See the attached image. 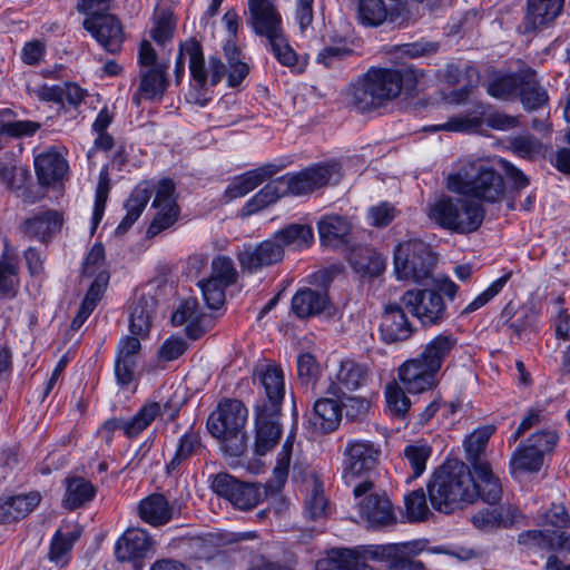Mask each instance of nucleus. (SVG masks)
Listing matches in <instances>:
<instances>
[{"label":"nucleus","instance_id":"obj_55","mask_svg":"<svg viewBox=\"0 0 570 570\" xmlns=\"http://www.w3.org/2000/svg\"><path fill=\"white\" fill-rule=\"evenodd\" d=\"M176 30V19L170 9H157L154 18V27L150 30V37L158 45H165L170 41Z\"/></svg>","mask_w":570,"mask_h":570},{"label":"nucleus","instance_id":"obj_17","mask_svg":"<svg viewBox=\"0 0 570 570\" xmlns=\"http://www.w3.org/2000/svg\"><path fill=\"white\" fill-rule=\"evenodd\" d=\"M254 380L258 381L266 395V400L257 403L256 407L281 411L285 395V381L282 368L274 364L263 365L255 371Z\"/></svg>","mask_w":570,"mask_h":570},{"label":"nucleus","instance_id":"obj_5","mask_svg":"<svg viewBox=\"0 0 570 570\" xmlns=\"http://www.w3.org/2000/svg\"><path fill=\"white\" fill-rule=\"evenodd\" d=\"M435 256L421 239L400 243L394 250V271L399 279L423 283L432 276Z\"/></svg>","mask_w":570,"mask_h":570},{"label":"nucleus","instance_id":"obj_18","mask_svg":"<svg viewBox=\"0 0 570 570\" xmlns=\"http://www.w3.org/2000/svg\"><path fill=\"white\" fill-rule=\"evenodd\" d=\"M281 411L256 407V436L254 452L256 455H265L279 442L282 429L279 425Z\"/></svg>","mask_w":570,"mask_h":570},{"label":"nucleus","instance_id":"obj_57","mask_svg":"<svg viewBox=\"0 0 570 570\" xmlns=\"http://www.w3.org/2000/svg\"><path fill=\"white\" fill-rule=\"evenodd\" d=\"M385 400L390 413L394 416L404 419L410 410L411 402L405 395L403 387L396 382H390L385 386Z\"/></svg>","mask_w":570,"mask_h":570},{"label":"nucleus","instance_id":"obj_6","mask_svg":"<svg viewBox=\"0 0 570 570\" xmlns=\"http://www.w3.org/2000/svg\"><path fill=\"white\" fill-rule=\"evenodd\" d=\"M247 420V409L238 400H227L218 405L207 421V429L218 440H235L237 443L230 446L232 455H239L244 450V435L242 430Z\"/></svg>","mask_w":570,"mask_h":570},{"label":"nucleus","instance_id":"obj_28","mask_svg":"<svg viewBox=\"0 0 570 570\" xmlns=\"http://www.w3.org/2000/svg\"><path fill=\"white\" fill-rule=\"evenodd\" d=\"M167 66H156L149 69H140L139 86L132 96V101L140 105L141 98L155 99L161 97L167 88Z\"/></svg>","mask_w":570,"mask_h":570},{"label":"nucleus","instance_id":"obj_37","mask_svg":"<svg viewBox=\"0 0 570 570\" xmlns=\"http://www.w3.org/2000/svg\"><path fill=\"white\" fill-rule=\"evenodd\" d=\"M364 566L361 546L354 549H334L316 562V570H360Z\"/></svg>","mask_w":570,"mask_h":570},{"label":"nucleus","instance_id":"obj_2","mask_svg":"<svg viewBox=\"0 0 570 570\" xmlns=\"http://www.w3.org/2000/svg\"><path fill=\"white\" fill-rule=\"evenodd\" d=\"M450 190L470 195L488 203H499L504 198L503 176L484 160L463 164L448 180Z\"/></svg>","mask_w":570,"mask_h":570},{"label":"nucleus","instance_id":"obj_12","mask_svg":"<svg viewBox=\"0 0 570 570\" xmlns=\"http://www.w3.org/2000/svg\"><path fill=\"white\" fill-rule=\"evenodd\" d=\"M212 488L215 493L226 498L239 510L253 509L262 498L258 487L240 482L227 473L217 474L213 480Z\"/></svg>","mask_w":570,"mask_h":570},{"label":"nucleus","instance_id":"obj_32","mask_svg":"<svg viewBox=\"0 0 570 570\" xmlns=\"http://www.w3.org/2000/svg\"><path fill=\"white\" fill-rule=\"evenodd\" d=\"M282 169L283 166L276 164H265L235 178L229 185L227 191L233 198L242 197L255 189L267 178H271L279 173Z\"/></svg>","mask_w":570,"mask_h":570},{"label":"nucleus","instance_id":"obj_21","mask_svg":"<svg viewBox=\"0 0 570 570\" xmlns=\"http://www.w3.org/2000/svg\"><path fill=\"white\" fill-rule=\"evenodd\" d=\"M140 347L138 337L125 336L120 340L115 360V376L119 385L127 386L132 382Z\"/></svg>","mask_w":570,"mask_h":570},{"label":"nucleus","instance_id":"obj_56","mask_svg":"<svg viewBox=\"0 0 570 570\" xmlns=\"http://www.w3.org/2000/svg\"><path fill=\"white\" fill-rule=\"evenodd\" d=\"M431 453V446L424 441H416L405 446L404 456L412 469V479L419 478L425 471Z\"/></svg>","mask_w":570,"mask_h":570},{"label":"nucleus","instance_id":"obj_30","mask_svg":"<svg viewBox=\"0 0 570 570\" xmlns=\"http://www.w3.org/2000/svg\"><path fill=\"white\" fill-rule=\"evenodd\" d=\"M157 308V299L153 295L141 294L131 307L129 330L131 334L145 338L151 328Z\"/></svg>","mask_w":570,"mask_h":570},{"label":"nucleus","instance_id":"obj_38","mask_svg":"<svg viewBox=\"0 0 570 570\" xmlns=\"http://www.w3.org/2000/svg\"><path fill=\"white\" fill-rule=\"evenodd\" d=\"M66 493L63 505L69 510L78 509L90 502L96 495L95 485L82 476H68L65 480Z\"/></svg>","mask_w":570,"mask_h":570},{"label":"nucleus","instance_id":"obj_60","mask_svg":"<svg viewBox=\"0 0 570 570\" xmlns=\"http://www.w3.org/2000/svg\"><path fill=\"white\" fill-rule=\"evenodd\" d=\"M267 40L275 58L279 63L286 67H293L296 65L297 55L288 43L284 35V29L273 35V37L267 38Z\"/></svg>","mask_w":570,"mask_h":570},{"label":"nucleus","instance_id":"obj_22","mask_svg":"<svg viewBox=\"0 0 570 570\" xmlns=\"http://www.w3.org/2000/svg\"><path fill=\"white\" fill-rule=\"evenodd\" d=\"M153 540L142 529H129L117 541L116 558L124 561L137 562L151 550Z\"/></svg>","mask_w":570,"mask_h":570},{"label":"nucleus","instance_id":"obj_63","mask_svg":"<svg viewBox=\"0 0 570 570\" xmlns=\"http://www.w3.org/2000/svg\"><path fill=\"white\" fill-rule=\"evenodd\" d=\"M206 305L212 309L219 308L225 302V289L227 286L219 281L208 277L198 283Z\"/></svg>","mask_w":570,"mask_h":570},{"label":"nucleus","instance_id":"obj_47","mask_svg":"<svg viewBox=\"0 0 570 570\" xmlns=\"http://www.w3.org/2000/svg\"><path fill=\"white\" fill-rule=\"evenodd\" d=\"M293 449V441L291 438L284 442L282 446V451L278 454L276 465L273 470L272 478L266 482L265 491L269 494H277L281 489L284 487L287 475L288 468L291 463Z\"/></svg>","mask_w":570,"mask_h":570},{"label":"nucleus","instance_id":"obj_61","mask_svg":"<svg viewBox=\"0 0 570 570\" xmlns=\"http://www.w3.org/2000/svg\"><path fill=\"white\" fill-rule=\"evenodd\" d=\"M19 286L18 265L0 261V295L12 298Z\"/></svg>","mask_w":570,"mask_h":570},{"label":"nucleus","instance_id":"obj_52","mask_svg":"<svg viewBox=\"0 0 570 570\" xmlns=\"http://www.w3.org/2000/svg\"><path fill=\"white\" fill-rule=\"evenodd\" d=\"M183 49L187 51L190 75L196 86L204 88L208 78V72L205 67L202 45L195 39H189L183 43Z\"/></svg>","mask_w":570,"mask_h":570},{"label":"nucleus","instance_id":"obj_51","mask_svg":"<svg viewBox=\"0 0 570 570\" xmlns=\"http://www.w3.org/2000/svg\"><path fill=\"white\" fill-rule=\"evenodd\" d=\"M354 269L370 276L380 275L385 268L383 256L371 248H360L351 254Z\"/></svg>","mask_w":570,"mask_h":570},{"label":"nucleus","instance_id":"obj_16","mask_svg":"<svg viewBox=\"0 0 570 570\" xmlns=\"http://www.w3.org/2000/svg\"><path fill=\"white\" fill-rule=\"evenodd\" d=\"M439 373L420 356L405 361L399 367V380L410 393H423L439 383Z\"/></svg>","mask_w":570,"mask_h":570},{"label":"nucleus","instance_id":"obj_43","mask_svg":"<svg viewBox=\"0 0 570 570\" xmlns=\"http://www.w3.org/2000/svg\"><path fill=\"white\" fill-rule=\"evenodd\" d=\"M161 414V406L157 402L146 403L134 416L125 419L124 434L129 439L137 438L157 416Z\"/></svg>","mask_w":570,"mask_h":570},{"label":"nucleus","instance_id":"obj_9","mask_svg":"<svg viewBox=\"0 0 570 570\" xmlns=\"http://www.w3.org/2000/svg\"><path fill=\"white\" fill-rule=\"evenodd\" d=\"M343 454L342 478L346 485L354 488L360 476L376 466L381 450L371 441L350 440Z\"/></svg>","mask_w":570,"mask_h":570},{"label":"nucleus","instance_id":"obj_13","mask_svg":"<svg viewBox=\"0 0 570 570\" xmlns=\"http://www.w3.org/2000/svg\"><path fill=\"white\" fill-rule=\"evenodd\" d=\"M82 26L106 51L112 55L120 52L125 33L116 16L107 13L87 17Z\"/></svg>","mask_w":570,"mask_h":570},{"label":"nucleus","instance_id":"obj_25","mask_svg":"<svg viewBox=\"0 0 570 570\" xmlns=\"http://www.w3.org/2000/svg\"><path fill=\"white\" fill-rule=\"evenodd\" d=\"M342 420L341 399L326 395L315 401L313 414L309 417L311 424L321 432L335 431Z\"/></svg>","mask_w":570,"mask_h":570},{"label":"nucleus","instance_id":"obj_11","mask_svg":"<svg viewBox=\"0 0 570 570\" xmlns=\"http://www.w3.org/2000/svg\"><path fill=\"white\" fill-rule=\"evenodd\" d=\"M403 304L411 309L423 325H436L445 316V304L441 294L433 289L407 291Z\"/></svg>","mask_w":570,"mask_h":570},{"label":"nucleus","instance_id":"obj_48","mask_svg":"<svg viewBox=\"0 0 570 570\" xmlns=\"http://www.w3.org/2000/svg\"><path fill=\"white\" fill-rule=\"evenodd\" d=\"M351 232L350 223L336 215H328L318 222V234L325 245H333L335 242H345Z\"/></svg>","mask_w":570,"mask_h":570},{"label":"nucleus","instance_id":"obj_1","mask_svg":"<svg viewBox=\"0 0 570 570\" xmlns=\"http://www.w3.org/2000/svg\"><path fill=\"white\" fill-rule=\"evenodd\" d=\"M432 507L445 514L476 500V485L469 468L459 461H448L439 466L428 483Z\"/></svg>","mask_w":570,"mask_h":570},{"label":"nucleus","instance_id":"obj_34","mask_svg":"<svg viewBox=\"0 0 570 570\" xmlns=\"http://www.w3.org/2000/svg\"><path fill=\"white\" fill-rule=\"evenodd\" d=\"M456 344L458 338L453 334L442 333L429 341L419 356L439 373Z\"/></svg>","mask_w":570,"mask_h":570},{"label":"nucleus","instance_id":"obj_59","mask_svg":"<svg viewBox=\"0 0 570 570\" xmlns=\"http://www.w3.org/2000/svg\"><path fill=\"white\" fill-rule=\"evenodd\" d=\"M404 502L406 515L411 522L423 521L432 514L428 507L426 495L423 489L412 491L405 497Z\"/></svg>","mask_w":570,"mask_h":570},{"label":"nucleus","instance_id":"obj_10","mask_svg":"<svg viewBox=\"0 0 570 570\" xmlns=\"http://www.w3.org/2000/svg\"><path fill=\"white\" fill-rule=\"evenodd\" d=\"M153 207L157 213L147 229L148 237H155L178 220L179 207L175 196V184L171 179L164 178L157 184Z\"/></svg>","mask_w":570,"mask_h":570},{"label":"nucleus","instance_id":"obj_44","mask_svg":"<svg viewBox=\"0 0 570 570\" xmlns=\"http://www.w3.org/2000/svg\"><path fill=\"white\" fill-rule=\"evenodd\" d=\"M520 100L525 109L533 110L548 101L546 89L540 86L532 69L523 70V85L520 89Z\"/></svg>","mask_w":570,"mask_h":570},{"label":"nucleus","instance_id":"obj_31","mask_svg":"<svg viewBox=\"0 0 570 570\" xmlns=\"http://www.w3.org/2000/svg\"><path fill=\"white\" fill-rule=\"evenodd\" d=\"M400 2H385L384 0H358L357 13L362 24L368 27L381 26L390 19L395 21L394 13Z\"/></svg>","mask_w":570,"mask_h":570},{"label":"nucleus","instance_id":"obj_42","mask_svg":"<svg viewBox=\"0 0 570 570\" xmlns=\"http://www.w3.org/2000/svg\"><path fill=\"white\" fill-rule=\"evenodd\" d=\"M286 189L282 177H278L265 185L244 207L246 215H252L274 203L286 197Z\"/></svg>","mask_w":570,"mask_h":570},{"label":"nucleus","instance_id":"obj_36","mask_svg":"<svg viewBox=\"0 0 570 570\" xmlns=\"http://www.w3.org/2000/svg\"><path fill=\"white\" fill-rule=\"evenodd\" d=\"M475 474L476 499L481 498L482 501L489 504L498 503L502 498V484L500 479L493 473L489 463H479L476 469H473Z\"/></svg>","mask_w":570,"mask_h":570},{"label":"nucleus","instance_id":"obj_26","mask_svg":"<svg viewBox=\"0 0 570 570\" xmlns=\"http://www.w3.org/2000/svg\"><path fill=\"white\" fill-rule=\"evenodd\" d=\"M171 322L174 325L187 324L188 336L197 340L208 330L210 320L203 315L198 302L189 298L184 301L173 314Z\"/></svg>","mask_w":570,"mask_h":570},{"label":"nucleus","instance_id":"obj_7","mask_svg":"<svg viewBox=\"0 0 570 570\" xmlns=\"http://www.w3.org/2000/svg\"><path fill=\"white\" fill-rule=\"evenodd\" d=\"M353 494L360 500V515L368 528L385 527L395 522L391 501L385 494L374 492V484L368 479L354 484Z\"/></svg>","mask_w":570,"mask_h":570},{"label":"nucleus","instance_id":"obj_29","mask_svg":"<svg viewBox=\"0 0 570 570\" xmlns=\"http://www.w3.org/2000/svg\"><path fill=\"white\" fill-rule=\"evenodd\" d=\"M563 0H528L523 20L524 32H532L554 20L561 12Z\"/></svg>","mask_w":570,"mask_h":570},{"label":"nucleus","instance_id":"obj_19","mask_svg":"<svg viewBox=\"0 0 570 570\" xmlns=\"http://www.w3.org/2000/svg\"><path fill=\"white\" fill-rule=\"evenodd\" d=\"M284 249L275 238L262 242L257 246H245L237 255L240 267L244 271L254 273L263 267L276 264L282 261Z\"/></svg>","mask_w":570,"mask_h":570},{"label":"nucleus","instance_id":"obj_35","mask_svg":"<svg viewBox=\"0 0 570 570\" xmlns=\"http://www.w3.org/2000/svg\"><path fill=\"white\" fill-rule=\"evenodd\" d=\"M518 542L522 546L551 549L558 552L570 551V537L566 532H560L553 537L549 528L524 531L519 534Z\"/></svg>","mask_w":570,"mask_h":570},{"label":"nucleus","instance_id":"obj_45","mask_svg":"<svg viewBox=\"0 0 570 570\" xmlns=\"http://www.w3.org/2000/svg\"><path fill=\"white\" fill-rule=\"evenodd\" d=\"M493 425H485L474 430L464 441L466 452V460L476 469L479 463H489L482 455L485 451L487 444L494 433Z\"/></svg>","mask_w":570,"mask_h":570},{"label":"nucleus","instance_id":"obj_39","mask_svg":"<svg viewBox=\"0 0 570 570\" xmlns=\"http://www.w3.org/2000/svg\"><path fill=\"white\" fill-rule=\"evenodd\" d=\"M151 197V189L147 183L139 184L125 204L126 216L116 228L117 235L125 234L138 219Z\"/></svg>","mask_w":570,"mask_h":570},{"label":"nucleus","instance_id":"obj_50","mask_svg":"<svg viewBox=\"0 0 570 570\" xmlns=\"http://www.w3.org/2000/svg\"><path fill=\"white\" fill-rule=\"evenodd\" d=\"M202 450L200 435L197 432L188 431L180 436L175 454L167 464L166 469L168 473H173L179 469V466L197 454Z\"/></svg>","mask_w":570,"mask_h":570},{"label":"nucleus","instance_id":"obj_14","mask_svg":"<svg viewBox=\"0 0 570 570\" xmlns=\"http://www.w3.org/2000/svg\"><path fill=\"white\" fill-rule=\"evenodd\" d=\"M247 12V23L255 35L267 39L283 30L276 0H248Z\"/></svg>","mask_w":570,"mask_h":570},{"label":"nucleus","instance_id":"obj_23","mask_svg":"<svg viewBox=\"0 0 570 570\" xmlns=\"http://www.w3.org/2000/svg\"><path fill=\"white\" fill-rule=\"evenodd\" d=\"M414 328L409 322L404 311L397 305L385 307L381 317L380 333L386 343L406 341L412 336Z\"/></svg>","mask_w":570,"mask_h":570},{"label":"nucleus","instance_id":"obj_41","mask_svg":"<svg viewBox=\"0 0 570 570\" xmlns=\"http://www.w3.org/2000/svg\"><path fill=\"white\" fill-rule=\"evenodd\" d=\"M523 85V71L510 75H497L488 83L490 96L501 100H513L520 97Z\"/></svg>","mask_w":570,"mask_h":570},{"label":"nucleus","instance_id":"obj_54","mask_svg":"<svg viewBox=\"0 0 570 570\" xmlns=\"http://www.w3.org/2000/svg\"><path fill=\"white\" fill-rule=\"evenodd\" d=\"M543 456L531 449L525 442L521 443L512 454V472H538L543 465Z\"/></svg>","mask_w":570,"mask_h":570},{"label":"nucleus","instance_id":"obj_49","mask_svg":"<svg viewBox=\"0 0 570 570\" xmlns=\"http://www.w3.org/2000/svg\"><path fill=\"white\" fill-rule=\"evenodd\" d=\"M404 549H407L406 542L402 543H386V544H367L361 546V553L364 563L366 561L385 562L387 566L396 563L397 559L402 557Z\"/></svg>","mask_w":570,"mask_h":570},{"label":"nucleus","instance_id":"obj_62","mask_svg":"<svg viewBox=\"0 0 570 570\" xmlns=\"http://www.w3.org/2000/svg\"><path fill=\"white\" fill-rule=\"evenodd\" d=\"M237 271L232 258L227 256H217L212 262V278L219 281L225 286H230L237 281Z\"/></svg>","mask_w":570,"mask_h":570},{"label":"nucleus","instance_id":"obj_27","mask_svg":"<svg viewBox=\"0 0 570 570\" xmlns=\"http://www.w3.org/2000/svg\"><path fill=\"white\" fill-rule=\"evenodd\" d=\"M35 168L39 183L50 186L63 178L69 166L60 153L49 149L35 158Z\"/></svg>","mask_w":570,"mask_h":570},{"label":"nucleus","instance_id":"obj_58","mask_svg":"<svg viewBox=\"0 0 570 570\" xmlns=\"http://www.w3.org/2000/svg\"><path fill=\"white\" fill-rule=\"evenodd\" d=\"M40 499L41 497L38 492H31L29 494L16 495L7 499V509L10 522L28 515L39 504Z\"/></svg>","mask_w":570,"mask_h":570},{"label":"nucleus","instance_id":"obj_40","mask_svg":"<svg viewBox=\"0 0 570 570\" xmlns=\"http://www.w3.org/2000/svg\"><path fill=\"white\" fill-rule=\"evenodd\" d=\"M327 295L323 291L304 288L292 298V308L298 317H308L324 311Z\"/></svg>","mask_w":570,"mask_h":570},{"label":"nucleus","instance_id":"obj_3","mask_svg":"<svg viewBox=\"0 0 570 570\" xmlns=\"http://www.w3.org/2000/svg\"><path fill=\"white\" fill-rule=\"evenodd\" d=\"M402 85L401 71L372 67L352 86L353 105L361 112L379 109L400 96Z\"/></svg>","mask_w":570,"mask_h":570},{"label":"nucleus","instance_id":"obj_4","mask_svg":"<svg viewBox=\"0 0 570 570\" xmlns=\"http://www.w3.org/2000/svg\"><path fill=\"white\" fill-rule=\"evenodd\" d=\"M429 217L443 228L464 234L481 226L484 209L473 199L442 197L431 205Z\"/></svg>","mask_w":570,"mask_h":570},{"label":"nucleus","instance_id":"obj_33","mask_svg":"<svg viewBox=\"0 0 570 570\" xmlns=\"http://www.w3.org/2000/svg\"><path fill=\"white\" fill-rule=\"evenodd\" d=\"M138 512L146 523L160 527L173 519L174 509L163 494L154 493L140 501Z\"/></svg>","mask_w":570,"mask_h":570},{"label":"nucleus","instance_id":"obj_64","mask_svg":"<svg viewBox=\"0 0 570 570\" xmlns=\"http://www.w3.org/2000/svg\"><path fill=\"white\" fill-rule=\"evenodd\" d=\"M407 549H404L405 553L397 559L396 563L390 566V570H426L425 566L413 558L417 556L423 547L419 541L406 542Z\"/></svg>","mask_w":570,"mask_h":570},{"label":"nucleus","instance_id":"obj_8","mask_svg":"<svg viewBox=\"0 0 570 570\" xmlns=\"http://www.w3.org/2000/svg\"><path fill=\"white\" fill-rule=\"evenodd\" d=\"M340 173L341 166L337 161H324L294 174H286L282 179L287 196H305L328 185Z\"/></svg>","mask_w":570,"mask_h":570},{"label":"nucleus","instance_id":"obj_24","mask_svg":"<svg viewBox=\"0 0 570 570\" xmlns=\"http://www.w3.org/2000/svg\"><path fill=\"white\" fill-rule=\"evenodd\" d=\"M62 220L58 210L46 209L24 219L20 228L24 236L45 242L60 229Z\"/></svg>","mask_w":570,"mask_h":570},{"label":"nucleus","instance_id":"obj_46","mask_svg":"<svg viewBox=\"0 0 570 570\" xmlns=\"http://www.w3.org/2000/svg\"><path fill=\"white\" fill-rule=\"evenodd\" d=\"M39 97L46 101L78 106L85 98V90L77 83L66 82L63 86H43Z\"/></svg>","mask_w":570,"mask_h":570},{"label":"nucleus","instance_id":"obj_15","mask_svg":"<svg viewBox=\"0 0 570 570\" xmlns=\"http://www.w3.org/2000/svg\"><path fill=\"white\" fill-rule=\"evenodd\" d=\"M480 111L451 118L449 121L436 126L435 129L454 132L475 131L480 129L484 122V110L482 106H480ZM485 124L497 130H508L514 128L518 124V120L515 117L501 112H494L485 118Z\"/></svg>","mask_w":570,"mask_h":570},{"label":"nucleus","instance_id":"obj_53","mask_svg":"<svg viewBox=\"0 0 570 570\" xmlns=\"http://www.w3.org/2000/svg\"><path fill=\"white\" fill-rule=\"evenodd\" d=\"M314 239L313 229L308 225L293 224L275 234V240L282 245H293L297 248L307 247Z\"/></svg>","mask_w":570,"mask_h":570},{"label":"nucleus","instance_id":"obj_20","mask_svg":"<svg viewBox=\"0 0 570 570\" xmlns=\"http://www.w3.org/2000/svg\"><path fill=\"white\" fill-rule=\"evenodd\" d=\"M336 382L331 381L325 390L326 395L341 399L343 390L355 391L368 379V367L352 360L343 361L336 373Z\"/></svg>","mask_w":570,"mask_h":570}]
</instances>
